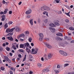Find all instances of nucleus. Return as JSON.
Here are the masks:
<instances>
[{
    "mask_svg": "<svg viewBox=\"0 0 74 74\" xmlns=\"http://www.w3.org/2000/svg\"><path fill=\"white\" fill-rule=\"evenodd\" d=\"M15 28H12V29H10V30L9 32H10V33L11 32H13L14 31V29H15Z\"/></svg>",
    "mask_w": 74,
    "mask_h": 74,
    "instance_id": "aec40b11",
    "label": "nucleus"
},
{
    "mask_svg": "<svg viewBox=\"0 0 74 74\" xmlns=\"http://www.w3.org/2000/svg\"><path fill=\"white\" fill-rule=\"evenodd\" d=\"M32 10H28L27 11L25 12L26 14H27V15H29V14H31L32 13Z\"/></svg>",
    "mask_w": 74,
    "mask_h": 74,
    "instance_id": "1a4fd4ad",
    "label": "nucleus"
},
{
    "mask_svg": "<svg viewBox=\"0 0 74 74\" xmlns=\"http://www.w3.org/2000/svg\"><path fill=\"white\" fill-rule=\"evenodd\" d=\"M54 71L56 73V74H59V71L58 70H55Z\"/></svg>",
    "mask_w": 74,
    "mask_h": 74,
    "instance_id": "bb28decb",
    "label": "nucleus"
},
{
    "mask_svg": "<svg viewBox=\"0 0 74 74\" xmlns=\"http://www.w3.org/2000/svg\"><path fill=\"white\" fill-rule=\"evenodd\" d=\"M18 51H19V52H22V53H23L24 52L23 50L22 49H19L18 50Z\"/></svg>",
    "mask_w": 74,
    "mask_h": 74,
    "instance_id": "cd10ccee",
    "label": "nucleus"
},
{
    "mask_svg": "<svg viewBox=\"0 0 74 74\" xmlns=\"http://www.w3.org/2000/svg\"><path fill=\"white\" fill-rule=\"evenodd\" d=\"M69 29L71 30H74V28L73 27H69Z\"/></svg>",
    "mask_w": 74,
    "mask_h": 74,
    "instance_id": "2f4dec72",
    "label": "nucleus"
},
{
    "mask_svg": "<svg viewBox=\"0 0 74 74\" xmlns=\"http://www.w3.org/2000/svg\"><path fill=\"white\" fill-rule=\"evenodd\" d=\"M0 14H1V15H2V14H3V15H4V13H3V12H0Z\"/></svg>",
    "mask_w": 74,
    "mask_h": 74,
    "instance_id": "13d9d810",
    "label": "nucleus"
},
{
    "mask_svg": "<svg viewBox=\"0 0 74 74\" xmlns=\"http://www.w3.org/2000/svg\"><path fill=\"white\" fill-rule=\"evenodd\" d=\"M13 48H14V50L16 49V48L15 47V45H13Z\"/></svg>",
    "mask_w": 74,
    "mask_h": 74,
    "instance_id": "c03bdc74",
    "label": "nucleus"
},
{
    "mask_svg": "<svg viewBox=\"0 0 74 74\" xmlns=\"http://www.w3.org/2000/svg\"><path fill=\"white\" fill-rule=\"evenodd\" d=\"M16 32H19L21 31V29H20V28H19L18 27H16V28L15 29Z\"/></svg>",
    "mask_w": 74,
    "mask_h": 74,
    "instance_id": "9d476101",
    "label": "nucleus"
},
{
    "mask_svg": "<svg viewBox=\"0 0 74 74\" xmlns=\"http://www.w3.org/2000/svg\"><path fill=\"white\" fill-rule=\"evenodd\" d=\"M55 1L57 3H59V1L60 0H55Z\"/></svg>",
    "mask_w": 74,
    "mask_h": 74,
    "instance_id": "49530a36",
    "label": "nucleus"
},
{
    "mask_svg": "<svg viewBox=\"0 0 74 74\" xmlns=\"http://www.w3.org/2000/svg\"><path fill=\"white\" fill-rule=\"evenodd\" d=\"M32 37L30 38L29 39V41L30 42H32Z\"/></svg>",
    "mask_w": 74,
    "mask_h": 74,
    "instance_id": "473e14b6",
    "label": "nucleus"
},
{
    "mask_svg": "<svg viewBox=\"0 0 74 74\" xmlns=\"http://www.w3.org/2000/svg\"><path fill=\"white\" fill-rule=\"evenodd\" d=\"M2 50H3V47L1 46L0 47V51H2Z\"/></svg>",
    "mask_w": 74,
    "mask_h": 74,
    "instance_id": "864d4df0",
    "label": "nucleus"
},
{
    "mask_svg": "<svg viewBox=\"0 0 74 74\" xmlns=\"http://www.w3.org/2000/svg\"><path fill=\"white\" fill-rule=\"evenodd\" d=\"M31 45L32 47H33V46H34V44L33 43H31Z\"/></svg>",
    "mask_w": 74,
    "mask_h": 74,
    "instance_id": "69168bd1",
    "label": "nucleus"
},
{
    "mask_svg": "<svg viewBox=\"0 0 74 74\" xmlns=\"http://www.w3.org/2000/svg\"><path fill=\"white\" fill-rule=\"evenodd\" d=\"M10 28H8L6 29V32H7V33H10V32H9V31H10Z\"/></svg>",
    "mask_w": 74,
    "mask_h": 74,
    "instance_id": "c756f323",
    "label": "nucleus"
},
{
    "mask_svg": "<svg viewBox=\"0 0 74 74\" xmlns=\"http://www.w3.org/2000/svg\"><path fill=\"white\" fill-rule=\"evenodd\" d=\"M13 23V22H12V21H9L8 23V25H11L12 24V23Z\"/></svg>",
    "mask_w": 74,
    "mask_h": 74,
    "instance_id": "e433bc0d",
    "label": "nucleus"
},
{
    "mask_svg": "<svg viewBox=\"0 0 74 74\" xmlns=\"http://www.w3.org/2000/svg\"><path fill=\"white\" fill-rule=\"evenodd\" d=\"M10 70H13L14 71H15V68L13 67H12L10 68Z\"/></svg>",
    "mask_w": 74,
    "mask_h": 74,
    "instance_id": "c85d7f7f",
    "label": "nucleus"
},
{
    "mask_svg": "<svg viewBox=\"0 0 74 74\" xmlns=\"http://www.w3.org/2000/svg\"><path fill=\"white\" fill-rule=\"evenodd\" d=\"M29 31H26V32H25V34L26 35H27V34H29Z\"/></svg>",
    "mask_w": 74,
    "mask_h": 74,
    "instance_id": "3c124183",
    "label": "nucleus"
},
{
    "mask_svg": "<svg viewBox=\"0 0 74 74\" xmlns=\"http://www.w3.org/2000/svg\"><path fill=\"white\" fill-rule=\"evenodd\" d=\"M65 21L66 22H69V20L68 19H66L65 20Z\"/></svg>",
    "mask_w": 74,
    "mask_h": 74,
    "instance_id": "6e6d98bb",
    "label": "nucleus"
},
{
    "mask_svg": "<svg viewBox=\"0 0 74 74\" xmlns=\"http://www.w3.org/2000/svg\"><path fill=\"white\" fill-rule=\"evenodd\" d=\"M2 19L1 20L2 21H4L5 19V15H3L2 16Z\"/></svg>",
    "mask_w": 74,
    "mask_h": 74,
    "instance_id": "2eb2a0df",
    "label": "nucleus"
},
{
    "mask_svg": "<svg viewBox=\"0 0 74 74\" xmlns=\"http://www.w3.org/2000/svg\"><path fill=\"white\" fill-rule=\"evenodd\" d=\"M60 45L61 46H64V44L62 43V42L60 43Z\"/></svg>",
    "mask_w": 74,
    "mask_h": 74,
    "instance_id": "a18cd8bd",
    "label": "nucleus"
},
{
    "mask_svg": "<svg viewBox=\"0 0 74 74\" xmlns=\"http://www.w3.org/2000/svg\"><path fill=\"white\" fill-rule=\"evenodd\" d=\"M35 51V49H32V52H33Z\"/></svg>",
    "mask_w": 74,
    "mask_h": 74,
    "instance_id": "0e129e2a",
    "label": "nucleus"
},
{
    "mask_svg": "<svg viewBox=\"0 0 74 74\" xmlns=\"http://www.w3.org/2000/svg\"><path fill=\"white\" fill-rule=\"evenodd\" d=\"M5 69V68H4V67L2 66H1V70L2 71H3V70H4Z\"/></svg>",
    "mask_w": 74,
    "mask_h": 74,
    "instance_id": "72a5a7b5",
    "label": "nucleus"
},
{
    "mask_svg": "<svg viewBox=\"0 0 74 74\" xmlns=\"http://www.w3.org/2000/svg\"><path fill=\"white\" fill-rule=\"evenodd\" d=\"M38 49H37V48H35V51H36L37 52L38 51Z\"/></svg>",
    "mask_w": 74,
    "mask_h": 74,
    "instance_id": "680f3d73",
    "label": "nucleus"
},
{
    "mask_svg": "<svg viewBox=\"0 0 74 74\" xmlns=\"http://www.w3.org/2000/svg\"><path fill=\"white\" fill-rule=\"evenodd\" d=\"M69 64H64V67H66V66H69Z\"/></svg>",
    "mask_w": 74,
    "mask_h": 74,
    "instance_id": "79ce46f5",
    "label": "nucleus"
},
{
    "mask_svg": "<svg viewBox=\"0 0 74 74\" xmlns=\"http://www.w3.org/2000/svg\"><path fill=\"white\" fill-rule=\"evenodd\" d=\"M59 52L60 54H61V55H62L63 56H67V54L66 53L64 52V51H63L60 50L59 51Z\"/></svg>",
    "mask_w": 74,
    "mask_h": 74,
    "instance_id": "f03ea898",
    "label": "nucleus"
},
{
    "mask_svg": "<svg viewBox=\"0 0 74 74\" xmlns=\"http://www.w3.org/2000/svg\"><path fill=\"white\" fill-rule=\"evenodd\" d=\"M44 44L45 45H46L47 46V48H49V49H51L52 48V46H51V45L47 44L46 43H44Z\"/></svg>",
    "mask_w": 74,
    "mask_h": 74,
    "instance_id": "39448f33",
    "label": "nucleus"
},
{
    "mask_svg": "<svg viewBox=\"0 0 74 74\" xmlns=\"http://www.w3.org/2000/svg\"><path fill=\"white\" fill-rule=\"evenodd\" d=\"M41 10L42 11H49L50 8L46 6H44L41 7Z\"/></svg>",
    "mask_w": 74,
    "mask_h": 74,
    "instance_id": "f257e3e1",
    "label": "nucleus"
},
{
    "mask_svg": "<svg viewBox=\"0 0 74 74\" xmlns=\"http://www.w3.org/2000/svg\"><path fill=\"white\" fill-rule=\"evenodd\" d=\"M56 40H59L60 41H62V40H63V39H61L58 36L56 37Z\"/></svg>",
    "mask_w": 74,
    "mask_h": 74,
    "instance_id": "9b49d317",
    "label": "nucleus"
},
{
    "mask_svg": "<svg viewBox=\"0 0 74 74\" xmlns=\"http://www.w3.org/2000/svg\"><path fill=\"white\" fill-rule=\"evenodd\" d=\"M39 37H44V35L42 33H40L39 34Z\"/></svg>",
    "mask_w": 74,
    "mask_h": 74,
    "instance_id": "b1692460",
    "label": "nucleus"
},
{
    "mask_svg": "<svg viewBox=\"0 0 74 74\" xmlns=\"http://www.w3.org/2000/svg\"><path fill=\"white\" fill-rule=\"evenodd\" d=\"M24 49H25V48L26 47H28L29 46H30V45H29V43L28 42H26L24 44Z\"/></svg>",
    "mask_w": 74,
    "mask_h": 74,
    "instance_id": "6e6552de",
    "label": "nucleus"
},
{
    "mask_svg": "<svg viewBox=\"0 0 74 74\" xmlns=\"http://www.w3.org/2000/svg\"><path fill=\"white\" fill-rule=\"evenodd\" d=\"M25 65H26V66H30V63H28L27 64H25Z\"/></svg>",
    "mask_w": 74,
    "mask_h": 74,
    "instance_id": "8fccbe9b",
    "label": "nucleus"
},
{
    "mask_svg": "<svg viewBox=\"0 0 74 74\" xmlns=\"http://www.w3.org/2000/svg\"><path fill=\"white\" fill-rule=\"evenodd\" d=\"M42 39H43V37H40L39 41H42Z\"/></svg>",
    "mask_w": 74,
    "mask_h": 74,
    "instance_id": "f704fd0d",
    "label": "nucleus"
},
{
    "mask_svg": "<svg viewBox=\"0 0 74 74\" xmlns=\"http://www.w3.org/2000/svg\"><path fill=\"white\" fill-rule=\"evenodd\" d=\"M33 21V19H31L29 21V22L32 26V25H33V22H32Z\"/></svg>",
    "mask_w": 74,
    "mask_h": 74,
    "instance_id": "6ab92c4d",
    "label": "nucleus"
},
{
    "mask_svg": "<svg viewBox=\"0 0 74 74\" xmlns=\"http://www.w3.org/2000/svg\"><path fill=\"white\" fill-rule=\"evenodd\" d=\"M25 34H21L18 35L17 36V39L19 40L21 37H25Z\"/></svg>",
    "mask_w": 74,
    "mask_h": 74,
    "instance_id": "20e7f679",
    "label": "nucleus"
},
{
    "mask_svg": "<svg viewBox=\"0 0 74 74\" xmlns=\"http://www.w3.org/2000/svg\"><path fill=\"white\" fill-rule=\"evenodd\" d=\"M44 57L45 60H48V59L47 58V56L46 54H45L44 55Z\"/></svg>",
    "mask_w": 74,
    "mask_h": 74,
    "instance_id": "a878e982",
    "label": "nucleus"
},
{
    "mask_svg": "<svg viewBox=\"0 0 74 74\" xmlns=\"http://www.w3.org/2000/svg\"><path fill=\"white\" fill-rule=\"evenodd\" d=\"M68 74H74V72H72L69 73H68Z\"/></svg>",
    "mask_w": 74,
    "mask_h": 74,
    "instance_id": "603ef678",
    "label": "nucleus"
},
{
    "mask_svg": "<svg viewBox=\"0 0 74 74\" xmlns=\"http://www.w3.org/2000/svg\"><path fill=\"white\" fill-rule=\"evenodd\" d=\"M37 53V51H35L34 52L32 53L33 54H36Z\"/></svg>",
    "mask_w": 74,
    "mask_h": 74,
    "instance_id": "09e8293b",
    "label": "nucleus"
},
{
    "mask_svg": "<svg viewBox=\"0 0 74 74\" xmlns=\"http://www.w3.org/2000/svg\"><path fill=\"white\" fill-rule=\"evenodd\" d=\"M64 39L65 40L67 39V40H70V37L67 36H65L64 37Z\"/></svg>",
    "mask_w": 74,
    "mask_h": 74,
    "instance_id": "dca6fc26",
    "label": "nucleus"
},
{
    "mask_svg": "<svg viewBox=\"0 0 74 74\" xmlns=\"http://www.w3.org/2000/svg\"><path fill=\"white\" fill-rule=\"evenodd\" d=\"M59 21L58 20H57V21L55 22V25H57V26H59L60 24L59 23Z\"/></svg>",
    "mask_w": 74,
    "mask_h": 74,
    "instance_id": "f8f14e48",
    "label": "nucleus"
},
{
    "mask_svg": "<svg viewBox=\"0 0 74 74\" xmlns=\"http://www.w3.org/2000/svg\"><path fill=\"white\" fill-rule=\"evenodd\" d=\"M49 26H51V27H55V25L53 23H51L49 24Z\"/></svg>",
    "mask_w": 74,
    "mask_h": 74,
    "instance_id": "a211bd4d",
    "label": "nucleus"
},
{
    "mask_svg": "<svg viewBox=\"0 0 74 74\" xmlns=\"http://www.w3.org/2000/svg\"><path fill=\"white\" fill-rule=\"evenodd\" d=\"M48 57L49 59H51L52 57V55L51 53L49 54L48 55Z\"/></svg>",
    "mask_w": 74,
    "mask_h": 74,
    "instance_id": "4468645a",
    "label": "nucleus"
},
{
    "mask_svg": "<svg viewBox=\"0 0 74 74\" xmlns=\"http://www.w3.org/2000/svg\"><path fill=\"white\" fill-rule=\"evenodd\" d=\"M12 14V11H10L9 12V14Z\"/></svg>",
    "mask_w": 74,
    "mask_h": 74,
    "instance_id": "338daca9",
    "label": "nucleus"
},
{
    "mask_svg": "<svg viewBox=\"0 0 74 74\" xmlns=\"http://www.w3.org/2000/svg\"><path fill=\"white\" fill-rule=\"evenodd\" d=\"M24 44H20V48H22L24 47Z\"/></svg>",
    "mask_w": 74,
    "mask_h": 74,
    "instance_id": "4be33fe9",
    "label": "nucleus"
},
{
    "mask_svg": "<svg viewBox=\"0 0 74 74\" xmlns=\"http://www.w3.org/2000/svg\"><path fill=\"white\" fill-rule=\"evenodd\" d=\"M48 71H49V70L48 68H45L42 70V74H44L45 73V72L46 73V72H48Z\"/></svg>",
    "mask_w": 74,
    "mask_h": 74,
    "instance_id": "7ed1b4c3",
    "label": "nucleus"
},
{
    "mask_svg": "<svg viewBox=\"0 0 74 74\" xmlns=\"http://www.w3.org/2000/svg\"><path fill=\"white\" fill-rule=\"evenodd\" d=\"M57 36H63V34H62L60 33H58L56 34Z\"/></svg>",
    "mask_w": 74,
    "mask_h": 74,
    "instance_id": "f3484780",
    "label": "nucleus"
},
{
    "mask_svg": "<svg viewBox=\"0 0 74 74\" xmlns=\"http://www.w3.org/2000/svg\"><path fill=\"white\" fill-rule=\"evenodd\" d=\"M38 67H40L41 66V64L40 63H38Z\"/></svg>",
    "mask_w": 74,
    "mask_h": 74,
    "instance_id": "37998d69",
    "label": "nucleus"
},
{
    "mask_svg": "<svg viewBox=\"0 0 74 74\" xmlns=\"http://www.w3.org/2000/svg\"><path fill=\"white\" fill-rule=\"evenodd\" d=\"M8 27V24L6 23L4 26V28H5V29H7Z\"/></svg>",
    "mask_w": 74,
    "mask_h": 74,
    "instance_id": "412c9836",
    "label": "nucleus"
},
{
    "mask_svg": "<svg viewBox=\"0 0 74 74\" xmlns=\"http://www.w3.org/2000/svg\"><path fill=\"white\" fill-rule=\"evenodd\" d=\"M5 3H6L5 1L4 0H3L2 1V3L3 4H5Z\"/></svg>",
    "mask_w": 74,
    "mask_h": 74,
    "instance_id": "4d7b16f0",
    "label": "nucleus"
},
{
    "mask_svg": "<svg viewBox=\"0 0 74 74\" xmlns=\"http://www.w3.org/2000/svg\"><path fill=\"white\" fill-rule=\"evenodd\" d=\"M64 43L65 44H68V42H67L65 41L64 42Z\"/></svg>",
    "mask_w": 74,
    "mask_h": 74,
    "instance_id": "bf43d9fd",
    "label": "nucleus"
},
{
    "mask_svg": "<svg viewBox=\"0 0 74 74\" xmlns=\"http://www.w3.org/2000/svg\"><path fill=\"white\" fill-rule=\"evenodd\" d=\"M5 49L7 51H10V48H9L8 47H6Z\"/></svg>",
    "mask_w": 74,
    "mask_h": 74,
    "instance_id": "7c9ffc66",
    "label": "nucleus"
},
{
    "mask_svg": "<svg viewBox=\"0 0 74 74\" xmlns=\"http://www.w3.org/2000/svg\"><path fill=\"white\" fill-rule=\"evenodd\" d=\"M44 22L45 23H47L48 22V19H46L44 21Z\"/></svg>",
    "mask_w": 74,
    "mask_h": 74,
    "instance_id": "c9c22d12",
    "label": "nucleus"
},
{
    "mask_svg": "<svg viewBox=\"0 0 74 74\" xmlns=\"http://www.w3.org/2000/svg\"><path fill=\"white\" fill-rule=\"evenodd\" d=\"M6 62H8L9 63H11V60H10V59H8L7 60H6Z\"/></svg>",
    "mask_w": 74,
    "mask_h": 74,
    "instance_id": "4c0bfd02",
    "label": "nucleus"
},
{
    "mask_svg": "<svg viewBox=\"0 0 74 74\" xmlns=\"http://www.w3.org/2000/svg\"><path fill=\"white\" fill-rule=\"evenodd\" d=\"M4 57H5V60H6H6H8V59H9V58H8V57H7V56H5Z\"/></svg>",
    "mask_w": 74,
    "mask_h": 74,
    "instance_id": "58836bf2",
    "label": "nucleus"
},
{
    "mask_svg": "<svg viewBox=\"0 0 74 74\" xmlns=\"http://www.w3.org/2000/svg\"><path fill=\"white\" fill-rule=\"evenodd\" d=\"M31 17V16H30V15H27V18H28L29 19V18H30Z\"/></svg>",
    "mask_w": 74,
    "mask_h": 74,
    "instance_id": "a19ab883",
    "label": "nucleus"
},
{
    "mask_svg": "<svg viewBox=\"0 0 74 74\" xmlns=\"http://www.w3.org/2000/svg\"><path fill=\"white\" fill-rule=\"evenodd\" d=\"M49 29L53 33H54V32H55V29L54 28L49 27Z\"/></svg>",
    "mask_w": 74,
    "mask_h": 74,
    "instance_id": "423d86ee",
    "label": "nucleus"
},
{
    "mask_svg": "<svg viewBox=\"0 0 74 74\" xmlns=\"http://www.w3.org/2000/svg\"><path fill=\"white\" fill-rule=\"evenodd\" d=\"M25 50L28 53H30V49H29L28 48H27V47H26Z\"/></svg>",
    "mask_w": 74,
    "mask_h": 74,
    "instance_id": "ddd939ff",
    "label": "nucleus"
},
{
    "mask_svg": "<svg viewBox=\"0 0 74 74\" xmlns=\"http://www.w3.org/2000/svg\"><path fill=\"white\" fill-rule=\"evenodd\" d=\"M62 11H59L58 12V14H62Z\"/></svg>",
    "mask_w": 74,
    "mask_h": 74,
    "instance_id": "de8ad7c7",
    "label": "nucleus"
},
{
    "mask_svg": "<svg viewBox=\"0 0 74 74\" xmlns=\"http://www.w3.org/2000/svg\"><path fill=\"white\" fill-rule=\"evenodd\" d=\"M29 58H31V59H32V58H33V56H32V55H30Z\"/></svg>",
    "mask_w": 74,
    "mask_h": 74,
    "instance_id": "e2e57ef3",
    "label": "nucleus"
},
{
    "mask_svg": "<svg viewBox=\"0 0 74 74\" xmlns=\"http://www.w3.org/2000/svg\"><path fill=\"white\" fill-rule=\"evenodd\" d=\"M18 58H22V55H21L20 54H19L18 55Z\"/></svg>",
    "mask_w": 74,
    "mask_h": 74,
    "instance_id": "ea45409f",
    "label": "nucleus"
},
{
    "mask_svg": "<svg viewBox=\"0 0 74 74\" xmlns=\"http://www.w3.org/2000/svg\"><path fill=\"white\" fill-rule=\"evenodd\" d=\"M70 12H69L68 13H66L65 14L66 15H67L68 16H69V17H70Z\"/></svg>",
    "mask_w": 74,
    "mask_h": 74,
    "instance_id": "393cba45",
    "label": "nucleus"
},
{
    "mask_svg": "<svg viewBox=\"0 0 74 74\" xmlns=\"http://www.w3.org/2000/svg\"><path fill=\"white\" fill-rule=\"evenodd\" d=\"M7 38L8 39V40L11 41H14V39L12 38V36H8L7 37Z\"/></svg>",
    "mask_w": 74,
    "mask_h": 74,
    "instance_id": "0eeeda50",
    "label": "nucleus"
},
{
    "mask_svg": "<svg viewBox=\"0 0 74 74\" xmlns=\"http://www.w3.org/2000/svg\"><path fill=\"white\" fill-rule=\"evenodd\" d=\"M10 74H13V72L12 71H10Z\"/></svg>",
    "mask_w": 74,
    "mask_h": 74,
    "instance_id": "5fc2aeb1",
    "label": "nucleus"
},
{
    "mask_svg": "<svg viewBox=\"0 0 74 74\" xmlns=\"http://www.w3.org/2000/svg\"><path fill=\"white\" fill-rule=\"evenodd\" d=\"M6 45L5 43H3V47H5Z\"/></svg>",
    "mask_w": 74,
    "mask_h": 74,
    "instance_id": "774afa93",
    "label": "nucleus"
},
{
    "mask_svg": "<svg viewBox=\"0 0 74 74\" xmlns=\"http://www.w3.org/2000/svg\"><path fill=\"white\" fill-rule=\"evenodd\" d=\"M40 21H41V20H40V18L38 19V22L39 23H40Z\"/></svg>",
    "mask_w": 74,
    "mask_h": 74,
    "instance_id": "052dcab7",
    "label": "nucleus"
},
{
    "mask_svg": "<svg viewBox=\"0 0 74 74\" xmlns=\"http://www.w3.org/2000/svg\"><path fill=\"white\" fill-rule=\"evenodd\" d=\"M12 35H13V33H10L7 35V36H12Z\"/></svg>",
    "mask_w": 74,
    "mask_h": 74,
    "instance_id": "5701e85b",
    "label": "nucleus"
}]
</instances>
